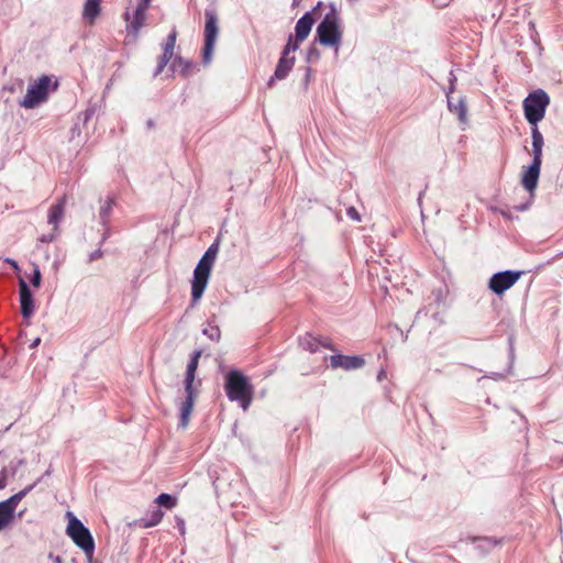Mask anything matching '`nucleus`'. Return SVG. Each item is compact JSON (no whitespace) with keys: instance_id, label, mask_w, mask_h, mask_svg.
<instances>
[{"instance_id":"obj_1","label":"nucleus","mask_w":563,"mask_h":563,"mask_svg":"<svg viewBox=\"0 0 563 563\" xmlns=\"http://www.w3.org/2000/svg\"><path fill=\"white\" fill-rule=\"evenodd\" d=\"M218 251V244L210 245L194 271L191 279V299L194 303L198 302L205 292Z\"/></svg>"},{"instance_id":"obj_2","label":"nucleus","mask_w":563,"mask_h":563,"mask_svg":"<svg viewBox=\"0 0 563 563\" xmlns=\"http://www.w3.org/2000/svg\"><path fill=\"white\" fill-rule=\"evenodd\" d=\"M224 389L231 401L240 402L247 410L253 399V387L240 371H230L225 376Z\"/></svg>"},{"instance_id":"obj_3","label":"nucleus","mask_w":563,"mask_h":563,"mask_svg":"<svg viewBox=\"0 0 563 563\" xmlns=\"http://www.w3.org/2000/svg\"><path fill=\"white\" fill-rule=\"evenodd\" d=\"M202 352L200 350L195 351L186 368L185 375V394L186 398L179 404L180 409V426L186 428L194 408V401L196 398V391L194 389V382L196 372L198 368L199 358Z\"/></svg>"},{"instance_id":"obj_4","label":"nucleus","mask_w":563,"mask_h":563,"mask_svg":"<svg viewBox=\"0 0 563 563\" xmlns=\"http://www.w3.org/2000/svg\"><path fill=\"white\" fill-rule=\"evenodd\" d=\"M66 517L68 519L67 536L84 551L87 559L91 561L95 553V541L89 529L71 511H67Z\"/></svg>"},{"instance_id":"obj_5","label":"nucleus","mask_w":563,"mask_h":563,"mask_svg":"<svg viewBox=\"0 0 563 563\" xmlns=\"http://www.w3.org/2000/svg\"><path fill=\"white\" fill-rule=\"evenodd\" d=\"M57 88V82L53 81L49 76H41L27 87L24 98L20 101V106L25 109H33L44 102L49 91Z\"/></svg>"},{"instance_id":"obj_6","label":"nucleus","mask_w":563,"mask_h":563,"mask_svg":"<svg viewBox=\"0 0 563 563\" xmlns=\"http://www.w3.org/2000/svg\"><path fill=\"white\" fill-rule=\"evenodd\" d=\"M550 103L548 93L542 89H537L528 95L523 100V112L527 121L537 126L543 120L547 108Z\"/></svg>"},{"instance_id":"obj_7","label":"nucleus","mask_w":563,"mask_h":563,"mask_svg":"<svg viewBox=\"0 0 563 563\" xmlns=\"http://www.w3.org/2000/svg\"><path fill=\"white\" fill-rule=\"evenodd\" d=\"M342 38L339 19L334 12L328 13L317 26V40L325 46L338 48Z\"/></svg>"},{"instance_id":"obj_8","label":"nucleus","mask_w":563,"mask_h":563,"mask_svg":"<svg viewBox=\"0 0 563 563\" xmlns=\"http://www.w3.org/2000/svg\"><path fill=\"white\" fill-rule=\"evenodd\" d=\"M205 46L202 53V60L208 65L212 59L214 45L219 34L218 15L214 10L207 9L205 12Z\"/></svg>"},{"instance_id":"obj_9","label":"nucleus","mask_w":563,"mask_h":563,"mask_svg":"<svg viewBox=\"0 0 563 563\" xmlns=\"http://www.w3.org/2000/svg\"><path fill=\"white\" fill-rule=\"evenodd\" d=\"M297 49L298 44L294 42L292 35H290L286 46L284 47L282 57L278 60L274 76L268 80L269 87L273 86L275 79L282 80L287 77L295 65V56H291L290 54L295 53Z\"/></svg>"},{"instance_id":"obj_10","label":"nucleus","mask_w":563,"mask_h":563,"mask_svg":"<svg viewBox=\"0 0 563 563\" xmlns=\"http://www.w3.org/2000/svg\"><path fill=\"white\" fill-rule=\"evenodd\" d=\"M34 485H30L25 489L12 495L10 498L0 501V531L9 527L14 519V514L20 501L33 489Z\"/></svg>"},{"instance_id":"obj_11","label":"nucleus","mask_w":563,"mask_h":563,"mask_svg":"<svg viewBox=\"0 0 563 563\" xmlns=\"http://www.w3.org/2000/svg\"><path fill=\"white\" fill-rule=\"evenodd\" d=\"M66 197H62L56 203L52 205L47 213V222L52 225V233L40 238L43 243L52 242L59 234V223L65 216Z\"/></svg>"},{"instance_id":"obj_12","label":"nucleus","mask_w":563,"mask_h":563,"mask_svg":"<svg viewBox=\"0 0 563 563\" xmlns=\"http://www.w3.org/2000/svg\"><path fill=\"white\" fill-rule=\"evenodd\" d=\"M520 277V272L505 271L494 274L489 279V289L497 295L511 288Z\"/></svg>"},{"instance_id":"obj_13","label":"nucleus","mask_w":563,"mask_h":563,"mask_svg":"<svg viewBox=\"0 0 563 563\" xmlns=\"http://www.w3.org/2000/svg\"><path fill=\"white\" fill-rule=\"evenodd\" d=\"M19 295L21 313L25 319H29L34 313L35 305L33 300V294L23 278H20L19 280Z\"/></svg>"},{"instance_id":"obj_14","label":"nucleus","mask_w":563,"mask_h":563,"mask_svg":"<svg viewBox=\"0 0 563 563\" xmlns=\"http://www.w3.org/2000/svg\"><path fill=\"white\" fill-rule=\"evenodd\" d=\"M541 164L542 163L532 162L522 172L521 184H522L523 188L527 191H529L530 195H533V192L538 186V180H539L540 170H541Z\"/></svg>"},{"instance_id":"obj_15","label":"nucleus","mask_w":563,"mask_h":563,"mask_svg":"<svg viewBox=\"0 0 563 563\" xmlns=\"http://www.w3.org/2000/svg\"><path fill=\"white\" fill-rule=\"evenodd\" d=\"M365 361L361 356H349L335 354L330 357V365L332 368H343L346 371L360 368L364 365Z\"/></svg>"},{"instance_id":"obj_16","label":"nucleus","mask_w":563,"mask_h":563,"mask_svg":"<svg viewBox=\"0 0 563 563\" xmlns=\"http://www.w3.org/2000/svg\"><path fill=\"white\" fill-rule=\"evenodd\" d=\"M312 14H313V12L305 13L296 23L295 37L292 36V40L298 45L302 41H305L308 37V35L310 34V31L314 23V19H313Z\"/></svg>"},{"instance_id":"obj_17","label":"nucleus","mask_w":563,"mask_h":563,"mask_svg":"<svg viewBox=\"0 0 563 563\" xmlns=\"http://www.w3.org/2000/svg\"><path fill=\"white\" fill-rule=\"evenodd\" d=\"M147 8H148V4H145V2H143L141 0V3L137 5V8L133 14L132 21L128 25L129 32H132L134 35H137L139 31L142 29V26L145 23Z\"/></svg>"},{"instance_id":"obj_18","label":"nucleus","mask_w":563,"mask_h":563,"mask_svg":"<svg viewBox=\"0 0 563 563\" xmlns=\"http://www.w3.org/2000/svg\"><path fill=\"white\" fill-rule=\"evenodd\" d=\"M448 106L451 112L457 115L460 122L466 123L467 108L464 98H459L456 101L448 93Z\"/></svg>"},{"instance_id":"obj_19","label":"nucleus","mask_w":563,"mask_h":563,"mask_svg":"<svg viewBox=\"0 0 563 563\" xmlns=\"http://www.w3.org/2000/svg\"><path fill=\"white\" fill-rule=\"evenodd\" d=\"M531 135L533 155L532 162L542 163V148L544 144L543 136L537 126L532 128Z\"/></svg>"},{"instance_id":"obj_20","label":"nucleus","mask_w":563,"mask_h":563,"mask_svg":"<svg viewBox=\"0 0 563 563\" xmlns=\"http://www.w3.org/2000/svg\"><path fill=\"white\" fill-rule=\"evenodd\" d=\"M175 43H176V32L174 31L168 35L167 42L164 46V53L161 57L157 73H159L163 69V67L170 60L173 53H174Z\"/></svg>"},{"instance_id":"obj_21","label":"nucleus","mask_w":563,"mask_h":563,"mask_svg":"<svg viewBox=\"0 0 563 563\" xmlns=\"http://www.w3.org/2000/svg\"><path fill=\"white\" fill-rule=\"evenodd\" d=\"M100 12V0H87L84 7V18L92 23Z\"/></svg>"},{"instance_id":"obj_22","label":"nucleus","mask_w":563,"mask_h":563,"mask_svg":"<svg viewBox=\"0 0 563 563\" xmlns=\"http://www.w3.org/2000/svg\"><path fill=\"white\" fill-rule=\"evenodd\" d=\"M192 67L194 65L184 58H177L173 62L174 71L179 73L184 76L188 75L191 71Z\"/></svg>"},{"instance_id":"obj_23","label":"nucleus","mask_w":563,"mask_h":563,"mask_svg":"<svg viewBox=\"0 0 563 563\" xmlns=\"http://www.w3.org/2000/svg\"><path fill=\"white\" fill-rule=\"evenodd\" d=\"M155 503L158 506L173 509L177 505V498L169 494L163 493L155 499Z\"/></svg>"},{"instance_id":"obj_24","label":"nucleus","mask_w":563,"mask_h":563,"mask_svg":"<svg viewBox=\"0 0 563 563\" xmlns=\"http://www.w3.org/2000/svg\"><path fill=\"white\" fill-rule=\"evenodd\" d=\"M163 516H164L163 511L159 510V509H156V510H154L152 512L151 520L145 521L143 526L145 528L154 527V526L158 525L162 521Z\"/></svg>"},{"instance_id":"obj_25","label":"nucleus","mask_w":563,"mask_h":563,"mask_svg":"<svg viewBox=\"0 0 563 563\" xmlns=\"http://www.w3.org/2000/svg\"><path fill=\"white\" fill-rule=\"evenodd\" d=\"M203 334L214 341H219L221 336L220 329L217 325H209L208 328L203 329Z\"/></svg>"},{"instance_id":"obj_26","label":"nucleus","mask_w":563,"mask_h":563,"mask_svg":"<svg viewBox=\"0 0 563 563\" xmlns=\"http://www.w3.org/2000/svg\"><path fill=\"white\" fill-rule=\"evenodd\" d=\"M30 280L35 288H38L41 286L42 275L40 268L36 265H34L33 274Z\"/></svg>"},{"instance_id":"obj_27","label":"nucleus","mask_w":563,"mask_h":563,"mask_svg":"<svg viewBox=\"0 0 563 563\" xmlns=\"http://www.w3.org/2000/svg\"><path fill=\"white\" fill-rule=\"evenodd\" d=\"M346 214H347V217L350 219H352V220H354L356 222L361 221V216H360L358 211L354 207L347 208Z\"/></svg>"},{"instance_id":"obj_28","label":"nucleus","mask_w":563,"mask_h":563,"mask_svg":"<svg viewBox=\"0 0 563 563\" xmlns=\"http://www.w3.org/2000/svg\"><path fill=\"white\" fill-rule=\"evenodd\" d=\"M8 482V471L2 468L0 472V489L4 488Z\"/></svg>"},{"instance_id":"obj_29","label":"nucleus","mask_w":563,"mask_h":563,"mask_svg":"<svg viewBox=\"0 0 563 563\" xmlns=\"http://www.w3.org/2000/svg\"><path fill=\"white\" fill-rule=\"evenodd\" d=\"M433 2L435 3V5L438 7H445L449 4L450 0H433Z\"/></svg>"},{"instance_id":"obj_30","label":"nucleus","mask_w":563,"mask_h":563,"mask_svg":"<svg viewBox=\"0 0 563 563\" xmlns=\"http://www.w3.org/2000/svg\"><path fill=\"white\" fill-rule=\"evenodd\" d=\"M178 527H179V531L184 534L185 533V522L183 519L178 520Z\"/></svg>"},{"instance_id":"obj_31","label":"nucleus","mask_w":563,"mask_h":563,"mask_svg":"<svg viewBox=\"0 0 563 563\" xmlns=\"http://www.w3.org/2000/svg\"><path fill=\"white\" fill-rule=\"evenodd\" d=\"M49 559H53L54 563H62V560L59 556L49 555Z\"/></svg>"},{"instance_id":"obj_32","label":"nucleus","mask_w":563,"mask_h":563,"mask_svg":"<svg viewBox=\"0 0 563 563\" xmlns=\"http://www.w3.org/2000/svg\"><path fill=\"white\" fill-rule=\"evenodd\" d=\"M10 264L12 265V267H14L15 269L19 268L18 264L15 261H10Z\"/></svg>"},{"instance_id":"obj_33","label":"nucleus","mask_w":563,"mask_h":563,"mask_svg":"<svg viewBox=\"0 0 563 563\" xmlns=\"http://www.w3.org/2000/svg\"><path fill=\"white\" fill-rule=\"evenodd\" d=\"M307 344H308L309 349H310L311 351H313V346H312V344L310 343V341H307Z\"/></svg>"},{"instance_id":"obj_34","label":"nucleus","mask_w":563,"mask_h":563,"mask_svg":"<svg viewBox=\"0 0 563 563\" xmlns=\"http://www.w3.org/2000/svg\"><path fill=\"white\" fill-rule=\"evenodd\" d=\"M142 1L145 2V4H150L151 0H142Z\"/></svg>"}]
</instances>
